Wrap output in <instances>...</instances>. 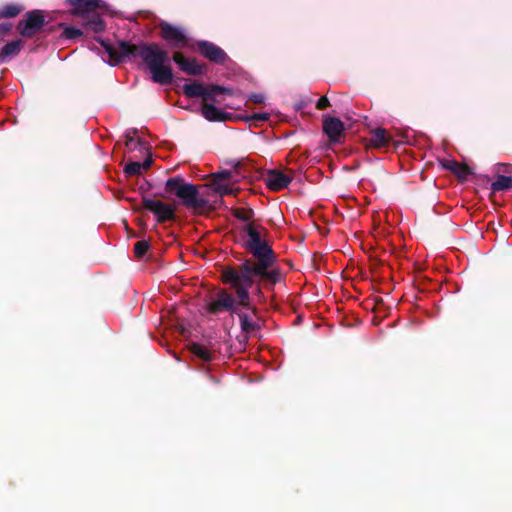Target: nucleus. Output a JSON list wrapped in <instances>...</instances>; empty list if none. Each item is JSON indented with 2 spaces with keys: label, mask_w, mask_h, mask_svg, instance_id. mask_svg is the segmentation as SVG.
I'll return each instance as SVG.
<instances>
[{
  "label": "nucleus",
  "mask_w": 512,
  "mask_h": 512,
  "mask_svg": "<svg viewBox=\"0 0 512 512\" xmlns=\"http://www.w3.org/2000/svg\"><path fill=\"white\" fill-rule=\"evenodd\" d=\"M242 230L247 238L242 246L253 258L245 259L237 266H225L221 271V280L229 285L238 296L239 304L248 309L254 316L258 315V308L252 304L249 290L255 282V278L270 285H275L282 280L279 268L274 265L277 256L265 239L267 230L253 222L246 224Z\"/></svg>",
  "instance_id": "nucleus-1"
},
{
  "label": "nucleus",
  "mask_w": 512,
  "mask_h": 512,
  "mask_svg": "<svg viewBox=\"0 0 512 512\" xmlns=\"http://www.w3.org/2000/svg\"><path fill=\"white\" fill-rule=\"evenodd\" d=\"M96 41L104 48L110 65L115 66L125 59L140 58L150 71L153 82L160 85L172 84L173 71L169 54L159 44H132L128 41H119L117 46H114L101 37H97Z\"/></svg>",
  "instance_id": "nucleus-2"
},
{
  "label": "nucleus",
  "mask_w": 512,
  "mask_h": 512,
  "mask_svg": "<svg viewBox=\"0 0 512 512\" xmlns=\"http://www.w3.org/2000/svg\"><path fill=\"white\" fill-rule=\"evenodd\" d=\"M165 191L176 195L183 206L197 213H204L211 209L209 201L200 196L198 187L187 183L182 177L169 178L165 184Z\"/></svg>",
  "instance_id": "nucleus-3"
},
{
  "label": "nucleus",
  "mask_w": 512,
  "mask_h": 512,
  "mask_svg": "<svg viewBox=\"0 0 512 512\" xmlns=\"http://www.w3.org/2000/svg\"><path fill=\"white\" fill-rule=\"evenodd\" d=\"M66 3L71 6V15L83 18V26L86 29L96 33L105 30V22L97 12L102 7L101 0H66Z\"/></svg>",
  "instance_id": "nucleus-4"
},
{
  "label": "nucleus",
  "mask_w": 512,
  "mask_h": 512,
  "mask_svg": "<svg viewBox=\"0 0 512 512\" xmlns=\"http://www.w3.org/2000/svg\"><path fill=\"white\" fill-rule=\"evenodd\" d=\"M183 93L189 98H198L201 97L203 102L211 101L213 103L219 104L217 97L221 94L232 95V89L228 87H224L217 84H211L207 87L203 86L201 83L193 82L190 84H185L183 86Z\"/></svg>",
  "instance_id": "nucleus-5"
},
{
  "label": "nucleus",
  "mask_w": 512,
  "mask_h": 512,
  "mask_svg": "<svg viewBox=\"0 0 512 512\" xmlns=\"http://www.w3.org/2000/svg\"><path fill=\"white\" fill-rule=\"evenodd\" d=\"M45 13L39 9L28 11L17 24L18 33L24 38H32L40 33L49 23Z\"/></svg>",
  "instance_id": "nucleus-6"
},
{
  "label": "nucleus",
  "mask_w": 512,
  "mask_h": 512,
  "mask_svg": "<svg viewBox=\"0 0 512 512\" xmlns=\"http://www.w3.org/2000/svg\"><path fill=\"white\" fill-rule=\"evenodd\" d=\"M189 48L214 64L224 65L229 60V56L221 47L207 40H198Z\"/></svg>",
  "instance_id": "nucleus-7"
},
{
  "label": "nucleus",
  "mask_w": 512,
  "mask_h": 512,
  "mask_svg": "<svg viewBox=\"0 0 512 512\" xmlns=\"http://www.w3.org/2000/svg\"><path fill=\"white\" fill-rule=\"evenodd\" d=\"M239 304L238 296L236 298L226 289H220L216 294V299L208 303L206 309L209 313L217 315L223 311L237 313Z\"/></svg>",
  "instance_id": "nucleus-8"
},
{
  "label": "nucleus",
  "mask_w": 512,
  "mask_h": 512,
  "mask_svg": "<svg viewBox=\"0 0 512 512\" xmlns=\"http://www.w3.org/2000/svg\"><path fill=\"white\" fill-rule=\"evenodd\" d=\"M158 27L160 29L161 38L165 40L170 47L181 49L190 46L189 39L181 28L165 21L161 22Z\"/></svg>",
  "instance_id": "nucleus-9"
},
{
  "label": "nucleus",
  "mask_w": 512,
  "mask_h": 512,
  "mask_svg": "<svg viewBox=\"0 0 512 512\" xmlns=\"http://www.w3.org/2000/svg\"><path fill=\"white\" fill-rule=\"evenodd\" d=\"M142 203L145 209L149 210L156 216L159 223L171 221L176 218L175 210L172 205L146 197L143 198Z\"/></svg>",
  "instance_id": "nucleus-10"
},
{
  "label": "nucleus",
  "mask_w": 512,
  "mask_h": 512,
  "mask_svg": "<svg viewBox=\"0 0 512 512\" xmlns=\"http://www.w3.org/2000/svg\"><path fill=\"white\" fill-rule=\"evenodd\" d=\"M172 59L179 66L180 70L188 75L200 76L205 73V64H199L195 59L186 58L179 51L173 53Z\"/></svg>",
  "instance_id": "nucleus-11"
},
{
  "label": "nucleus",
  "mask_w": 512,
  "mask_h": 512,
  "mask_svg": "<svg viewBox=\"0 0 512 512\" xmlns=\"http://www.w3.org/2000/svg\"><path fill=\"white\" fill-rule=\"evenodd\" d=\"M293 177L284 174L280 170L272 169L268 170L266 178L264 179L266 186L275 192L281 191L288 187L292 182Z\"/></svg>",
  "instance_id": "nucleus-12"
},
{
  "label": "nucleus",
  "mask_w": 512,
  "mask_h": 512,
  "mask_svg": "<svg viewBox=\"0 0 512 512\" xmlns=\"http://www.w3.org/2000/svg\"><path fill=\"white\" fill-rule=\"evenodd\" d=\"M344 130V123L339 118L330 116L324 118L323 132L328 136L331 142H339L341 136L344 134Z\"/></svg>",
  "instance_id": "nucleus-13"
},
{
  "label": "nucleus",
  "mask_w": 512,
  "mask_h": 512,
  "mask_svg": "<svg viewBox=\"0 0 512 512\" xmlns=\"http://www.w3.org/2000/svg\"><path fill=\"white\" fill-rule=\"evenodd\" d=\"M226 164L229 165L232 169L221 170L216 173H213V182L217 181L219 183H222V181L226 180H233L234 182H236L238 177H244V175L241 172V169L243 167L242 161L232 159L226 161Z\"/></svg>",
  "instance_id": "nucleus-14"
},
{
  "label": "nucleus",
  "mask_w": 512,
  "mask_h": 512,
  "mask_svg": "<svg viewBox=\"0 0 512 512\" xmlns=\"http://www.w3.org/2000/svg\"><path fill=\"white\" fill-rule=\"evenodd\" d=\"M202 115L210 122H224L230 118L229 113L218 109L213 103L203 102L201 108Z\"/></svg>",
  "instance_id": "nucleus-15"
},
{
  "label": "nucleus",
  "mask_w": 512,
  "mask_h": 512,
  "mask_svg": "<svg viewBox=\"0 0 512 512\" xmlns=\"http://www.w3.org/2000/svg\"><path fill=\"white\" fill-rule=\"evenodd\" d=\"M392 141V137L387 133V130L378 127L371 131V136L368 139V146L373 148H386Z\"/></svg>",
  "instance_id": "nucleus-16"
},
{
  "label": "nucleus",
  "mask_w": 512,
  "mask_h": 512,
  "mask_svg": "<svg viewBox=\"0 0 512 512\" xmlns=\"http://www.w3.org/2000/svg\"><path fill=\"white\" fill-rule=\"evenodd\" d=\"M441 164L444 169L454 173L460 181H465L472 174V170L467 164L456 160H443Z\"/></svg>",
  "instance_id": "nucleus-17"
},
{
  "label": "nucleus",
  "mask_w": 512,
  "mask_h": 512,
  "mask_svg": "<svg viewBox=\"0 0 512 512\" xmlns=\"http://www.w3.org/2000/svg\"><path fill=\"white\" fill-rule=\"evenodd\" d=\"M138 130L136 128L129 129L125 133V147L128 152L139 150H146V141L138 138L135 140V136L137 135Z\"/></svg>",
  "instance_id": "nucleus-18"
},
{
  "label": "nucleus",
  "mask_w": 512,
  "mask_h": 512,
  "mask_svg": "<svg viewBox=\"0 0 512 512\" xmlns=\"http://www.w3.org/2000/svg\"><path fill=\"white\" fill-rule=\"evenodd\" d=\"M22 47V40H13L5 44L0 50V63L17 56Z\"/></svg>",
  "instance_id": "nucleus-19"
},
{
  "label": "nucleus",
  "mask_w": 512,
  "mask_h": 512,
  "mask_svg": "<svg viewBox=\"0 0 512 512\" xmlns=\"http://www.w3.org/2000/svg\"><path fill=\"white\" fill-rule=\"evenodd\" d=\"M190 352L204 362H211L214 359V354L200 343L193 342L189 345Z\"/></svg>",
  "instance_id": "nucleus-20"
},
{
  "label": "nucleus",
  "mask_w": 512,
  "mask_h": 512,
  "mask_svg": "<svg viewBox=\"0 0 512 512\" xmlns=\"http://www.w3.org/2000/svg\"><path fill=\"white\" fill-rule=\"evenodd\" d=\"M237 315L240 320L241 330L245 333H252L254 331L260 330V325L250 318V316L246 313H239L237 311Z\"/></svg>",
  "instance_id": "nucleus-21"
},
{
  "label": "nucleus",
  "mask_w": 512,
  "mask_h": 512,
  "mask_svg": "<svg viewBox=\"0 0 512 512\" xmlns=\"http://www.w3.org/2000/svg\"><path fill=\"white\" fill-rule=\"evenodd\" d=\"M512 188V177L498 175L496 180L491 184V190L493 192L508 191Z\"/></svg>",
  "instance_id": "nucleus-22"
},
{
  "label": "nucleus",
  "mask_w": 512,
  "mask_h": 512,
  "mask_svg": "<svg viewBox=\"0 0 512 512\" xmlns=\"http://www.w3.org/2000/svg\"><path fill=\"white\" fill-rule=\"evenodd\" d=\"M23 6L18 4H8L0 8V19L15 18L23 11Z\"/></svg>",
  "instance_id": "nucleus-23"
},
{
  "label": "nucleus",
  "mask_w": 512,
  "mask_h": 512,
  "mask_svg": "<svg viewBox=\"0 0 512 512\" xmlns=\"http://www.w3.org/2000/svg\"><path fill=\"white\" fill-rule=\"evenodd\" d=\"M232 215L244 222L250 221L254 217V211L251 208H232Z\"/></svg>",
  "instance_id": "nucleus-24"
},
{
  "label": "nucleus",
  "mask_w": 512,
  "mask_h": 512,
  "mask_svg": "<svg viewBox=\"0 0 512 512\" xmlns=\"http://www.w3.org/2000/svg\"><path fill=\"white\" fill-rule=\"evenodd\" d=\"M149 242L146 240H141L135 243L134 245V253L137 258H142L149 250Z\"/></svg>",
  "instance_id": "nucleus-25"
},
{
  "label": "nucleus",
  "mask_w": 512,
  "mask_h": 512,
  "mask_svg": "<svg viewBox=\"0 0 512 512\" xmlns=\"http://www.w3.org/2000/svg\"><path fill=\"white\" fill-rule=\"evenodd\" d=\"M83 32L75 27H64V31L62 33V37L65 39H75L81 37Z\"/></svg>",
  "instance_id": "nucleus-26"
},
{
  "label": "nucleus",
  "mask_w": 512,
  "mask_h": 512,
  "mask_svg": "<svg viewBox=\"0 0 512 512\" xmlns=\"http://www.w3.org/2000/svg\"><path fill=\"white\" fill-rule=\"evenodd\" d=\"M124 172L127 175H131V176L140 174L141 163L136 162V161L128 163L124 168Z\"/></svg>",
  "instance_id": "nucleus-27"
},
{
  "label": "nucleus",
  "mask_w": 512,
  "mask_h": 512,
  "mask_svg": "<svg viewBox=\"0 0 512 512\" xmlns=\"http://www.w3.org/2000/svg\"><path fill=\"white\" fill-rule=\"evenodd\" d=\"M214 189L217 193H219L221 196L223 195H231L234 193V189L229 187L228 185L224 183H219L217 181H214Z\"/></svg>",
  "instance_id": "nucleus-28"
},
{
  "label": "nucleus",
  "mask_w": 512,
  "mask_h": 512,
  "mask_svg": "<svg viewBox=\"0 0 512 512\" xmlns=\"http://www.w3.org/2000/svg\"><path fill=\"white\" fill-rule=\"evenodd\" d=\"M254 284H257L256 290H255V295L258 296L259 298L263 297L261 284H263L265 287H268L271 289L274 287V285L267 284L266 282L260 280L259 277L255 278Z\"/></svg>",
  "instance_id": "nucleus-29"
},
{
  "label": "nucleus",
  "mask_w": 512,
  "mask_h": 512,
  "mask_svg": "<svg viewBox=\"0 0 512 512\" xmlns=\"http://www.w3.org/2000/svg\"><path fill=\"white\" fill-rule=\"evenodd\" d=\"M330 106V101L326 96H322L318 99L316 103V108L318 110H324Z\"/></svg>",
  "instance_id": "nucleus-30"
},
{
  "label": "nucleus",
  "mask_w": 512,
  "mask_h": 512,
  "mask_svg": "<svg viewBox=\"0 0 512 512\" xmlns=\"http://www.w3.org/2000/svg\"><path fill=\"white\" fill-rule=\"evenodd\" d=\"M269 119L268 113H255L251 116V120L255 122H264Z\"/></svg>",
  "instance_id": "nucleus-31"
},
{
  "label": "nucleus",
  "mask_w": 512,
  "mask_h": 512,
  "mask_svg": "<svg viewBox=\"0 0 512 512\" xmlns=\"http://www.w3.org/2000/svg\"><path fill=\"white\" fill-rule=\"evenodd\" d=\"M249 100L255 104H261L264 102L265 97L263 94L253 93L249 96Z\"/></svg>",
  "instance_id": "nucleus-32"
},
{
  "label": "nucleus",
  "mask_w": 512,
  "mask_h": 512,
  "mask_svg": "<svg viewBox=\"0 0 512 512\" xmlns=\"http://www.w3.org/2000/svg\"><path fill=\"white\" fill-rule=\"evenodd\" d=\"M12 29V24L4 22L0 24V35H6Z\"/></svg>",
  "instance_id": "nucleus-33"
},
{
  "label": "nucleus",
  "mask_w": 512,
  "mask_h": 512,
  "mask_svg": "<svg viewBox=\"0 0 512 512\" xmlns=\"http://www.w3.org/2000/svg\"><path fill=\"white\" fill-rule=\"evenodd\" d=\"M152 162H153V160H152L151 156H149L147 159L144 160L143 163H141V170L142 169H144V170L149 169L151 167V165H152Z\"/></svg>",
  "instance_id": "nucleus-34"
},
{
  "label": "nucleus",
  "mask_w": 512,
  "mask_h": 512,
  "mask_svg": "<svg viewBox=\"0 0 512 512\" xmlns=\"http://www.w3.org/2000/svg\"><path fill=\"white\" fill-rule=\"evenodd\" d=\"M512 171V165H505V169H504V172L505 173H510Z\"/></svg>",
  "instance_id": "nucleus-35"
},
{
  "label": "nucleus",
  "mask_w": 512,
  "mask_h": 512,
  "mask_svg": "<svg viewBox=\"0 0 512 512\" xmlns=\"http://www.w3.org/2000/svg\"><path fill=\"white\" fill-rule=\"evenodd\" d=\"M301 108H302V104L297 105V109H301Z\"/></svg>",
  "instance_id": "nucleus-36"
}]
</instances>
